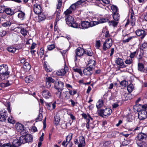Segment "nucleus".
<instances>
[{
	"instance_id": "f257e3e1",
	"label": "nucleus",
	"mask_w": 147,
	"mask_h": 147,
	"mask_svg": "<svg viewBox=\"0 0 147 147\" xmlns=\"http://www.w3.org/2000/svg\"><path fill=\"white\" fill-rule=\"evenodd\" d=\"M147 135L143 133H139L135 138L136 142L138 147H145V142L144 141L147 138Z\"/></svg>"
},
{
	"instance_id": "f03ea898",
	"label": "nucleus",
	"mask_w": 147,
	"mask_h": 147,
	"mask_svg": "<svg viewBox=\"0 0 147 147\" xmlns=\"http://www.w3.org/2000/svg\"><path fill=\"white\" fill-rule=\"evenodd\" d=\"M8 69V67L6 65L3 64L0 66V78L2 80H4L7 78L10 73Z\"/></svg>"
},
{
	"instance_id": "7ed1b4c3",
	"label": "nucleus",
	"mask_w": 147,
	"mask_h": 147,
	"mask_svg": "<svg viewBox=\"0 0 147 147\" xmlns=\"http://www.w3.org/2000/svg\"><path fill=\"white\" fill-rule=\"evenodd\" d=\"M99 24V22L95 21H92L89 22L88 21H82L81 23L80 28L82 29H87L89 27H91Z\"/></svg>"
},
{
	"instance_id": "20e7f679",
	"label": "nucleus",
	"mask_w": 147,
	"mask_h": 147,
	"mask_svg": "<svg viewBox=\"0 0 147 147\" xmlns=\"http://www.w3.org/2000/svg\"><path fill=\"white\" fill-rule=\"evenodd\" d=\"M64 84L61 81H56L55 84V87L58 90V96L60 98L61 96V91L63 90V87Z\"/></svg>"
},
{
	"instance_id": "39448f33",
	"label": "nucleus",
	"mask_w": 147,
	"mask_h": 147,
	"mask_svg": "<svg viewBox=\"0 0 147 147\" xmlns=\"http://www.w3.org/2000/svg\"><path fill=\"white\" fill-rule=\"evenodd\" d=\"M112 112V110L111 109L106 108L104 109H101L99 112V114L102 117L103 116H108L111 114Z\"/></svg>"
},
{
	"instance_id": "423d86ee",
	"label": "nucleus",
	"mask_w": 147,
	"mask_h": 147,
	"mask_svg": "<svg viewBox=\"0 0 147 147\" xmlns=\"http://www.w3.org/2000/svg\"><path fill=\"white\" fill-rule=\"evenodd\" d=\"M21 145L20 142L18 139H16L14 140L12 144L10 143L4 144L3 145L4 147L5 146H9V147H18Z\"/></svg>"
},
{
	"instance_id": "0eeeda50",
	"label": "nucleus",
	"mask_w": 147,
	"mask_h": 147,
	"mask_svg": "<svg viewBox=\"0 0 147 147\" xmlns=\"http://www.w3.org/2000/svg\"><path fill=\"white\" fill-rule=\"evenodd\" d=\"M112 45V40L110 38L107 39L104 42L103 45V49L106 51L107 49L109 48Z\"/></svg>"
},
{
	"instance_id": "6e6552de",
	"label": "nucleus",
	"mask_w": 147,
	"mask_h": 147,
	"mask_svg": "<svg viewBox=\"0 0 147 147\" xmlns=\"http://www.w3.org/2000/svg\"><path fill=\"white\" fill-rule=\"evenodd\" d=\"M84 52L85 51L83 49L81 48H78L76 50L75 53L76 55L75 56L74 58L75 61H77L78 59L77 57H80L82 56L84 54Z\"/></svg>"
},
{
	"instance_id": "1a4fd4ad",
	"label": "nucleus",
	"mask_w": 147,
	"mask_h": 147,
	"mask_svg": "<svg viewBox=\"0 0 147 147\" xmlns=\"http://www.w3.org/2000/svg\"><path fill=\"white\" fill-rule=\"evenodd\" d=\"M146 110L142 109L138 113V117L140 120H144L147 117V112Z\"/></svg>"
},
{
	"instance_id": "9d476101",
	"label": "nucleus",
	"mask_w": 147,
	"mask_h": 147,
	"mask_svg": "<svg viewBox=\"0 0 147 147\" xmlns=\"http://www.w3.org/2000/svg\"><path fill=\"white\" fill-rule=\"evenodd\" d=\"M68 68L65 65L64 68L58 70L56 72V74L58 76H62L65 75L66 73L68 71Z\"/></svg>"
},
{
	"instance_id": "9b49d317",
	"label": "nucleus",
	"mask_w": 147,
	"mask_h": 147,
	"mask_svg": "<svg viewBox=\"0 0 147 147\" xmlns=\"http://www.w3.org/2000/svg\"><path fill=\"white\" fill-rule=\"evenodd\" d=\"M33 10L35 13L38 14L41 13L42 8L40 5L38 4L34 5Z\"/></svg>"
},
{
	"instance_id": "f8f14e48",
	"label": "nucleus",
	"mask_w": 147,
	"mask_h": 147,
	"mask_svg": "<svg viewBox=\"0 0 147 147\" xmlns=\"http://www.w3.org/2000/svg\"><path fill=\"white\" fill-rule=\"evenodd\" d=\"M136 34L139 36H141V39H143L146 35V33L145 31L142 30L138 29L136 31Z\"/></svg>"
},
{
	"instance_id": "ddd939ff",
	"label": "nucleus",
	"mask_w": 147,
	"mask_h": 147,
	"mask_svg": "<svg viewBox=\"0 0 147 147\" xmlns=\"http://www.w3.org/2000/svg\"><path fill=\"white\" fill-rule=\"evenodd\" d=\"M116 64L119 65L120 68H123L126 67V66L124 65L123 60L120 58L117 59L115 61Z\"/></svg>"
},
{
	"instance_id": "4468645a",
	"label": "nucleus",
	"mask_w": 147,
	"mask_h": 147,
	"mask_svg": "<svg viewBox=\"0 0 147 147\" xmlns=\"http://www.w3.org/2000/svg\"><path fill=\"white\" fill-rule=\"evenodd\" d=\"M14 30L18 32H20L23 36H25L27 34V31L24 28H21L18 27L15 28Z\"/></svg>"
},
{
	"instance_id": "2eb2a0df",
	"label": "nucleus",
	"mask_w": 147,
	"mask_h": 147,
	"mask_svg": "<svg viewBox=\"0 0 147 147\" xmlns=\"http://www.w3.org/2000/svg\"><path fill=\"white\" fill-rule=\"evenodd\" d=\"M79 144L78 147H84L85 145V139L82 136H80L79 139Z\"/></svg>"
},
{
	"instance_id": "dca6fc26",
	"label": "nucleus",
	"mask_w": 147,
	"mask_h": 147,
	"mask_svg": "<svg viewBox=\"0 0 147 147\" xmlns=\"http://www.w3.org/2000/svg\"><path fill=\"white\" fill-rule=\"evenodd\" d=\"M42 95L44 98L46 99L49 98L51 95V93L48 90H44L42 92Z\"/></svg>"
},
{
	"instance_id": "f3484780",
	"label": "nucleus",
	"mask_w": 147,
	"mask_h": 147,
	"mask_svg": "<svg viewBox=\"0 0 147 147\" xmlns=\"http://www.w3.org/2000/svg\"><path fill=\"white\" fill-rule=\"evenodd\" d=\"M65 21L67 24L69 26L70 24L73 23V22L74 21V18L72 16L69 15L67 16L66 17Z\"/></svg>"
},
{
	"instance_id": "a211bd4d",
	"label": "nucleus",
	"mask_w": 147,
	"mask_h": 147,
	"mask_svg": "<svg viewBox=\"0 0 147 147\" xmlns=\"http://www.w3.org/2000/svg\"><path fill=\"white\" fill-rule=\"evenodd\" d=\"M46 105L47 107V108L49 110H51L54 109L55 108V103L54 102L52 103H46Z\"/></svg>"
},
{
	"instance_id": "6ab92c4d",
	"label": "nucleus",
	"mask_w": 147,
	"mask_h": 147,
	"mask_svg": "<svg viewBox=\"0 0 147 147\" xmlns=\"http://www.w3.org/2000/svg\"><path fill=\"white\" fill-rule=\"evenodd\" d=\"M15 127L16 130L18 132H21L24 130L23 125L20 123H17L15 125Z\"/></svg>"
},
{
	"instance_id": "aec40b11",
	"label": "nucleus",
	"mask_w": 147,
	"mask_h": 147,
	"mask_svg": "<svg viewBox=\"0 0 147 147\" xmlns=\"http://www.w3.org/2000/svg\"><path fill=\"white\" fill-rule=\"evenodd\" d=\"M83 72L84 74L85 75H90L92 73V69L87 67L86 68L84 69Z\"/></svg>"
},
{
	"instance_id": "412c9836",
	"label": "nucleus",
	"mask_w": 147,
	"mask_h": 147,
	"mask_svg": "<svg viewBox=\"0 0 147 147\" xmlns=\"http://www.w3.org/2000/svg\"><path fill=\"white\" fill-rule=\"evenodd\" d=\"M95 62L94 60H90L88 61V67L92 69L95 66Z\"/></svg>"
},
{
	"instance_id": "4be33fe9",
	"label": "nucleus",
	"mask_w": 147,
	"mask_h": 147,
	"mask_svg": "<svg viewBox=\"0 0 147 147\" xmlns=\"http://www.w3.org/2000/svg\"><path fill=\"white\" fill-rule=\"evenodd\" d=\"M38 14V22H40L41 21L44 20L45 19V16L43 13H40Z\"/></svg>"
},
{
	"instance_id": "5701e85b",
	"label": "nucleus",
	"mask_w": 147,
	"mask_h": 147,
	"mask_svg": "<svg viewBox=\"0 0 147 147\" xmlns=\"http://www.w3.org/2000/svg\"><path fill=\"white\" fill-rule=\"evenodd\" d=\"M23 67L26 71L29 70L31 68V66L29 63L26 62L24 64Z\"/></svg>"
},
{
	"instance_id": "b1692460",
	"label": "nucleus",
	"mask_w": 147,
	"mask_h": 147,
	"mask_svg": "<svg viewBox=\"0 0 147 147\" xmlns=\"http://www.w3.org/2000/svg\"><path fill=\"white\" fill-rule=\"evenodd\" d=\"M60 120V117L58 114H56L54 117V123L55 125H57L59 123Z\"/></svg>"
},
{
	"instance_id": "393cba45",
	"label": "nucleus",
	"mask_w": 147,
	"mask_h": 147,
	"mask_svg": "<svg viewBox=\"0 0 147 147\" xmlns=\"http://www.w3.org/2000/svg\"><path fill=\"white\" fill-rule=\"evenodd\" d=\"M119 23L118 21L116 20L110 21L108 22V23L109 26H112L114 27H117V26Z\"/></svg>"
},
{
	"instance_id": "a878e982",
	"label": "nucleus",
	"mask_w": 147,
	"mask_h": 147,
	"mask_svg": "<svg viewBox=\"0 0 147 147\" xmlns=\"http://www.w3.org/2000/svg\"><path fill=\"white\" fill-rule=\"evenodd\" d=\"M25 136L27 142H31L32 141L33 137L31 135L28 134L25 135Z\"/></svg>"
},
{
	"instance_id": "bb28decb",
	"label": "nucleus",
	"mask_w": 147,
	"mask_h": 147,
	"mask_svg": "<svg viewBox=\"0 0 147 147\" xmlns=\"http://www.w3.org/2000/svg\"><path fill=\"white\" fill-rule=\"evenodd\" d=\"M113 16L115 20L118 22L120 19V15L118 12L113 13Z\"/></svg>"
},
{
	"instance_id": "cd10ccee",
	"label": "nucleus",
	"mask_w": 147,
	"mask_h": 147,
	"mask_svg": "<svg viewBox=\"0 0 147 147\" xmlns=\"http://www.w3.org/2000/svg\"><path fill=\"white\" fill-rule=\"evenodd\" d=\"M34 79L32 76L30 75L27 76L25 78V80L26 82L29 83L32 82Z\"/></svg>"
},
{
	"instance_id": "c85d7f7f",
	"label": "nucleus",
	"mask_w": 147,
	"mask_h": 147,
	"mask_svg": "<svg viewBox=\"0 0 147 147\" xmlns=\"http://www.w3.org/2000/svg\"><path fill=\"white\" fill-rule=\"evenodd\" d=\"M86 121L87 123L86 124V127L88 129L90 128L93 129L94 127L93 125H91L92 124L90 123V119H88L86 120Z\"/></svg>"
},
{
	"instance_id": "c756f323",
	"label": "nucleus",
	"mask_w": 147,
	"mask_h": 147,
	"mask_svg": "<svg viewBox=\"0 0 147 147\" xmlns=\"http://www.w3.org/2000/svg\"><path fill=\"white\" fill-rule=\"evenodd\" d=\"M18 17L21 20H23L25 18V13L22 11H20L18 14Z\"/></svg>"
},
{
	"instance_id": "7c9ffc66",
	"label": "nucleus",
	"mask_w": 147,
	"mask_h": 147,
	"mask_svg": "<svg viewBox=\"0 0 147 147\" xmlns=\"http://www.w3.org/2000/svg\"><path fill=\"white\" fill-rule=\"evenodd\" d=\"M20 142V144L22 143L24 144L27 142L26 140V139L25 136H22L20 137L19 139Z\"/></svg>"
},
{
	"instance_id": "2f4dec72",
	"label": "nucleus",
	"mask_w": 147,
	"mask_h": 147,
	"mask_svg": "<svg viewBox=\"0 0 147 147\" xmlns=\"http://www.w3.org/2000/svg\"><path fill=\"white\" fill-rule=\"evenodd\" d=\"M5 11L7 14L10 16L14 14V12L10 8H6Z\"/></svg>"
},
{
	"instance_id": "473e14b6",
	"label": "nucleus",
	"mask_w": 147,
	"mask_h": 147,
	"mask_svg": "<svg viewBox=\"0 0 147 147\" xmlns=\"http://www.w3.org/2000/svg\"><path fill=\"white\" fill-rule=\"evenodd\" d=\"M103 105V101L102 100H100L97 102L96 106L98 109L100 108Z\"/></svg>"
},
{
	"instance_id": "72a5a7b5",
	"label": "nucleus",
	"mask_w": 147,
	"mask_h": 147,
	"mask_svg": "<svg viewBox=\"0 0 147 147\" xmlns=\"http://www.w3.org/2000/svg\"><path fill=\"white\" fill-rule=\"evenodd\" d=\"M69 26L76 28H78L79 27L80 28V26L75 22L74 20L73 22V23H71V24H70Z\"/></svg>"
},
{
	"instance_id": "f704fd0d",
	"label": "nucleus",
	"mask_w": 147,
	"mask_h": 147,
	"mask_svg": "<svg viewBox=\"0 0 147 147\" xmlns=\"http://www.w3.org/2000/svg\"><path fill=\"white\" fill-rule=\"evenodd\" d=\"M60 10H58L57 11H56V12L55 13V14H56V22H57L59 21L60 17Z\"/></svg>"
},
{
	"instance_id": "c9c22d12",
	"label": "nucleus",
	"mask_w": 147,
	"mask_h": 147,
	"mask_svg": "<svg viewBox=\"0 0 147 147\" xmlns=\"http://www.w3.org/2000/svg\"><path fill=\"white\" fill-rule=\"evenodd\" d=\"M7 51L11 53H14L16 50V49L13 47H10L7 48Z\"/></svg>"
},
{
	"instance_id": "e433bc0d",
	"label": "nucleus",
	"mask_w": 147,
	"mask_h": 147,
	"mask_svg": "<svg viewBox=\"0 0 147 147\" xmlns=\"http://www.w3.org/2000/svg\"><path fill=\"white\" fill-rule=\"evenodd\" d=\"M81 115L85 119H86L87 120L88 119H90V120H92V118L90 117V115L89 114L87 116V115L86 114L83 113Z\"/></svg>"
},
{
	"instance_id": "4c0bfd02",
	"label": "nucleus",
	"mask_w": 147,
	"mask_h": 147,
	"mask_svg": "<svg viewBox=\"0 0 147 147\" xmlns=\"http://www.w3.org/2000/svg\"><path fill=\"white\" fill-rule=\"evenodd\" d=\"M111 8L113 13L118 12V8L116 6L113 5L111 6Z\"/></svg>"
},
{
	"instance_id": "58836bf2",
	"label": "nucleus",
	"mask_w": 147,
	"mask_h": 147,
	"mask_svg": "<svg viewBox=\"0 0 147 147\" xmlns=\"http://www.w3.org/2000/svg\"><path fill=\"white\" fill-rule=\"evenodd\" d=\"M72 136V134L70 133L67 136L66 140V142H67V143H68L71 140Z\"/></svg>"
},
{
	"instance_id": "ea45409f",
	"label": "nucleus",
	"mask_w": 147,
	"mask_h": 147,
	"mask_svg": "<svg viewBox=\"0 0 147 147\" xmlns=\"http://www.w3.org/2000/svg\"><path fill=\"white\" fill-rule=\"evenodd\" d=\"M138 70L141 71H144V67L143 65L141 63H139L138 64Z\"/></svg>"
},
{
	"instance_id": "a19ab883",
	"label": "nucleus",
	"mask_w": 147,
	"mask_h": 147,
	"mask_svg": "<svg viewBox=\"0 0 147 147\" xmlns=\"http://www.w3.org/2000/svg\"><path fill=\"white\" fill-rule=\"evenodd\" d=\"M86 0H79L75 4L76 6L78 8V6L82 4V3L84 2Z\"/></svg>"
},
{
	"instance_id": "79ce46f5",
	"label": "nucleus",
	"mask_w": 147,
	"mask_h": 147,
	"mask_svg": "<svg viewBox=\"0 0 147 147\" xmlns=\"http://www.w3.org/2000/svg\"><path fill=\"white\" fill-rule=\"evenodd\" d=\"M6 34V31L3 29L0 30V36L2 37L5 36Z\"/></svg>"
},
{
	"instance_id": "37998d69",
	"label": "nucleus",
	"mask_w": 147,
	"mask_h": 147,
	"mask_svg": "<svg viewBox=\"0 0 147 147\" xmlns=\"http://www.w3.org/2000/svg\"><path fill=\"white\" fill-rule=\"evenodd\" d=\"M120 85L122 86L126 87L128 85V82L126 80H123L121 82Z\"/></svg>"
},
{
	"instance_id": "c03bdc74",
	"label": "nucleus",
	"mask_w": 147,
	"mask_h": 147,
	"mask_svg": "<svg viewBox=\"0 0 147 147\" xmlns=\"http://www.w3.org/2000/svg\"><path fill=\"white\" fill-rule=\"evenodd\" d=\"M127 90L129 92H131L133 89V85L132 84H130L127 86Z\"/></svg>"
},
{
	"instance_id": "a18cd8bd",
	"label": "nucleus",
	"mask_w": 147,
	"mask_h": 147,
	"mask_svg": "<svg viewBox=\"0 0 147 147\" xmlns=\"http://www.w3.org/2000/svg\"><path fill=\"white\" fill-rule=\"evenodd\" d=\"M44 67L45 69V70L47 71L48 72H49L52 71V69L49 66H47V65L45 64L44 65Z\"/></svg>"
},
{
	"instance_id": "49530a36",
	"label": "nucleus",
	"mask_w": 147,
	"mask_h": 147,
	"mask_svg": "<svg viewBox=\"0 0 147 147\" xmlns=\"http://www.w3.org/2000/svg\"><path fill=\"white\" fill-rule=\"evenodd\" d=\"M73 70L76 72H77L79 74L81 75L82 74V71L81 69L79 68H74Z\"/></svg>"
},
{
	"instance_id": "de8ad7c7",
	"label": "nucleus",
	"mask_w": 147,
	"mask_h": 147,
	"mask_svg": "<svg viewBox=\"0 0 147 147\" xmlns=\"http://www.w3.org/2000/svg\"><path fill=\"white\" fill-rule=\"evenodd\" d=\"M58 4L57 5V9H59L61 7L62 5V0H58Z\"/></svg>"
},
{
	"instance_id": "09e8293b",
	"label": "nucleus",
	"mask_w": 147,
	"mask_h": 147,
	"mask_svg": "<svg viewBox=\"0 0 147 147\" xmlns=\"http://www.w3.org/2000/svg\"><path fill=\"white\" fill-rule=\"evenodd\" d=\"M100 40H96V42L95 47L97 49H98L100 47Z\"/></svg>"
},
{
	"instance_id": "8fccbe9b",
	"label": "nucleus",
	"mask_w": 147,
	"mask_h": 147,
	"mask_svg": "<svg viewBox=\"0 0 147 147\" xmlns=\"http://www.w3.org/2000/svg\"><path fill=\"white\" fill-rule=\"evenodd\" d=\"M46 81H47L50 83H54L55 82V80L51 77H49L47 78L46 79Z\"/></svg>"
},
{
	"instance_id": "3c124183",
	"label": "nucleus",
	"mask_w": 147,
	"mask_h": 147,
	"mask_svg": "<svg viewBox=\"0 0 147 147\" xmlns=\"http://www.w3.org/2000/svg\"><path fill=\"white\" fill-rule=\"evenodd\" d=\"M84 53H85L86 54L89 56H92L93 55V53L92 52V51H88L86 50L85 51Z\"/></svg>"
},
{
	"instance_id": "603ef678",
	"label": "nucleus",
	"mask_w": 147,
	"mask_h": 147,
	"mask_svg": "<svg viewBox=\"0 0 147 147\" xmlns=\"http://www.w3.org/2000/svg\"><path fill=\"white\" fill-rule=\"evenodd\" d=\"M134 37V36L129 37L127 39H123V42L124 43L128 42H129Z\"/></svg>"
},
{
	"instance_id": "864d4df0",
	"label": "nucleus",
	"mask_w": 147,
	"mask_h": 147,
	"mask_svg": "<svg viewBox=\"0 0 147 147\" xmlns=\"http://www.w3.org/2000/svg\"><path fill=\"white\" fill-rule=\"evenodd\" d=\"M55 48V46L53 44L49 45L47 46V49L49 51Z\"/></svg>"
},
{
	"instance_id": "5fc2aeb1",
	"label": "nucleus",
	"mask_w": 147,
	"mask_h": 147,
	"mask_svg": "<svg viewBox=\"0 0 147 147\" xmlns=\"http://www.w3.org/2000/svg\"><path fill=\"white\" fill-rule=\"evenodd\" d=\"M6 119L5 116L3 115H0V121H4Z\"/></svg>"
},
{
	"instance_id": "6e6d98bb",
	"label": "nucleus",
	"mask_w": 147,
	"mask_h": 147,
	"mask_svg": "<svg viewBox=\"0 0 147 147\" xmlns=\"http://www.w3.org/2000/svg\"><path fill=\"white\" fill-rule=\"evenodd\" d=\"M72 11H73L76 8H78L75 5V4H72L69 7Z\"/></svg>"
},
{
	"instance_id": "4d7b16f0",
	"label": "nucleus",
	"mask_w": 147,
	"mask_h": 147,
	"mask_svg": "<svg viewBox=\"0 0 147 147\" xmlns=\"http://www.w3.org/2000/svg\"><path fill=\"white\" fill-rule=\"evenodd\" d=\"M132 60L131 58L127 59L125 61V63L127 64H130L132 63Z\"/></svg>"
},
{
	"instance_id": "13d9d810",
	"label": "nucleus",
	"mask_w": 147,
	"mask_h": 147,
	"mask_svg": "<svg viewBox=\"0 0 147 147\" xmlns=\"http://www.w3.org/2000/svg\"><path fill=\"white\" fill-rule=\"evenodd\" d=\"M42 114L40 113L38 117L36 118V120H37V121H41L42 120Z\"/></svg>"
},
{
	"instance_id": "bf43d9fd",
	"label": "nucleus",
	"mask_w": 147,
	"mask_h": 147,
	"mask_svg": "<svg viewBox=\"0 0 147 147\" xmlns=\"http://www.w3.org/2000/svg\"><path fill=\"white\" fill-rule=\"evenodd\" d=\"M72 12V11L69 9H67L66 11L64 12V13L65 15H67L68 14L71 13Z\"/></svg>"
},
{
	"instance_id": "052dcab7",
	"label": "nucleus",
	"mask_w": 147,
	"mask_h": 147,
	"mask_svg": "<svg viewBox=\"0 0 147 147\" xmlns=\"http://www.w3.org/2000/svg\"><path fill=\"white\" fill-rule=\"evenodd\" d=\"M8 121L9 122L11 123L14 124L15 123V121L11 117L8 118Z\"/></svg>"
},
{
	"instance_id": "680f3d73",
	"label": "nucleus",
	"mask_w": 147,
	"mask_h": 147,
	"mask_svg": "<svg viewBox=\"0 0 147 147\" xmlns=\"http://www.w3.org/2000/svg\"><path fill=\"white\" fill-rule=\"evenodd\" d=\"M11 23L9 22H7L3 24L2 26L4 27H7L10 25Z\"/></svg>"
},
{
	"instance_id": "e2e57ef3",
	"label": "nucleus",
	"mask_w": 147,
	"mask_h": 147,
	"mask_svg": "<svg viewBox=\"0 0 147 147\" xmlns=\"http://www.w3.org/2000/svg\"><path fill=\"white\" fill-rule=\"evenodd\" d=\"M108 20L107 19L103 18L100 20L99 21H98L99 22V24L100 23H103L106 22Z\"/></svg>"
},
{
	"instance_id": "0e129e2a",
	"label": "nucleus",
	"mask_w": 147,
	"mask_h": 147,
	"mask_svg": "<svg viewBox=\"0 0 147 147\" xmlns=\"http://www.w3.org/2000/svg\"><path fill=\"white\" fill-rule=\"evenodd\" d=\"M136 51H135L132 53H131L130 55V57L132 59L136 55Z\"/></svg>"
},
{
	"instance_id": "69168bd1",
	"label": "nucleus",
	"mask_w": 147,
	"mask_h": 147,
	"mask_svg": "<svg viewBox=\"0 0 147 147\" xmlns=\"http://www.w3.org/2000/svg\"><path fill=\"white\" fill-rule=\"evenodd\" d=\"M131 142V140H126L124 141L123 142V144H124V145H127L128 144H129L130 143V142Z\"/></svg>"
},
{
	"instance_id": "338daca9",
	"label": "nucleus",
	"mask_w": 147,
	"mask_h": 147,
	"mask_svg": "<svg viewBox=\"0 0 147 147\" xmlns=\"http://www.w3.org/2000/svg\"><path fill=\"white\" fill-rule=\"evenodd\" d=\"M44 54V51L43 48H41L40 49V55L42 57Z\"/></svg>"
},
{
	"instance_id": "774afa93",
	"label": "nucleus",
	"mask_w": 147,
	"mask_h": 147,
	"mask_svg": "<svg viewBox=\"0 0 147 147\" xmlns=\"http://www.w3.org/2000/svg\"><path fill=\"white\" fill-rule=\"evenodd\" d=\"M142 49H145L147 48V43H144L142 45Z\"/></svg>"
}]
</instances>
